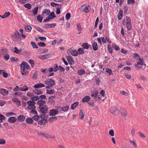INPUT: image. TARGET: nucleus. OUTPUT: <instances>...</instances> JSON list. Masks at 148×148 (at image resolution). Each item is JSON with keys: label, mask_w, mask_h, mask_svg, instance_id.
<instances>
[{"label": "nucleus", "mask_w": 148, "mask_h": 148, "mask_svg": "<svg viewBox=\"0 0 148 148\" xmlns=\"http://www.w3.org/2000/svg\"><path fill=\"white\" fill-rule=\"evenodd\" d=\"M27 103L28 105L27 108L29 110L32 109H35L36 107L34 106L36 104V102L31 101H27Z\"/></svg>", "instance_id": "f257e3e1"}, {"label": "nucleus", "mask_w": 148, "mask_h": 148, "mask_svg": "<svg viewBox=\"0 0 148 148\" xmlns=\"http://www.w3.org/2000/svg\"><path fill=\"white\" fill-rule=\"evenodd\" d=\"M39 108L41 113L47 114L49 113V108L47 105H44L42 106H39Z\"/></svg>", "instance_id": "f03ea898"}, {"label": "nucleus", "mask_w": 148, "mask_h": 148, "mask_svg": "<svg viewBox=\"0 0 148 148\" xmlns=\"http://www.w3.org/2000/svg\"><path fill=\"white\" fill-rule=\"evenodd\" d=\"M45 83L47 86H50V87L53 86L55 84L54 80L51 79H49L46 80Z\"/></svg>", "instance_id": "7ed1b4c3"}, {"label": "nucleus", "mask_w": 148, "mask_h": 148, "mask_svg": "<svg viewBox=\"0 0 148 148\" xmlns=\"http://www.w3.org/2000/svg\"><path fill=\"white\" fill-rule=\"evenodd\" d=\"M21 69L22 70H25L24 69H29L30 66L28 64L24 62H22L20 64Z\"/></svg>", "instance_id": "20e7f679"}, {"label": "nucleus", "mask_w": 148, "mask_h": 148, "mask_svg": "<svg viewBox=\"0 0 148 148\" xmlns=\"http://www.w3.org/2000/svg\"><path fill=\"white\" fill-rule=\"evenodd\" d=\"M110 112L115 115H117L118 114V108L115 106H113L110 108Z\"/></svg>", "instance_id": "39448f33"}, {"label": "nucleus", "mask_w": 148, "mask_h": 148, "mask_svg": "<svg viewBox=\"0 0 148 148\" xmlns=\"http://www.w3.org/2000/svg\"><path fill=\"white\" fill-rule=\"evenodd\" d=\"M58 111L55 109H52L50 110L49 115L50 116H55L58 114Z\"/></svg>", "instance_id": "423d86ee"}, {"label": "nucleus", "mask_w": 148, "mask_h": 148, "mask_svg": "<svg viewBox=\"0 0 148 148\" xmlns=\"http://www.w3.org/2000/svg\"><path fill=\"white\" fill-rule=\"evenodd\" d=\"M66 58L67 60L70 64H73L74 63V60L73 59V57L70 56H66Z\"/></svg>", "instance_id": "0eeeda50"}, {"label": "nucleus", "mask_w": 148, "mask_h": 148, "mask_svg": "<svg viewBox=\"0 0 148 148\" xmlns=\"http://www.w3.org/2000/svg\"><path fill=\"white\" fill-rule=\"evenodd\" d=\"M82 9H83L84 11L86 13L90 11V6L87 7L86 5H83L81 7Z\"/></svg>", "instance_id": "6e6552de"}, {"label": "nucleus", "mask_w": 148, "mask_h": 148, "mask_svg": "<svg viewBox=\"0 0 148 148\" xmlns=\"http://www.w3.org/2000/svg\"><path fill=\"white\" fill-rule=\"evenodd\" d=\"M51 55L50 54H45L43 55L40 56L38 58L41 59H46L50 57Z\"/></svg>", "instance_id": "1a4fd4ad"}, {"label": "nucleus", "mask_w": 148, "mask_h": 148, "mask_svg": "<svg viewBox=\"0 0 148 148\" xmlns=\"http://www.w3.org/2000/svg\"><path fill=\"white\" fill-rule=\"evenodd\" d=\"M50 13V10L49 9H46L42 12V15L44 16H46L49 15Z\"/></svg>", "instance_id": "9d476101"}, {"label": "nucleus", "mask_w": 148, "mask_h": 148, "mask_svg": "<svg viewBox=\"0 0 148 148\" xmlns=\"http://www.w3.org/2000/svg\"><path fill=\"white\" fill-rule=\"evenodd\" d=\"M58 108H56L57 109H58V108L61 109L62 111L64 112H66L67 111L69 108V106L68 105L66 106H64L63 107L61 108L60 107L57 106Z\"/></svg>", "instance_id": "9b49d317"}, {"label": "nucleus", "mask_w": 148, "mask_h": 148, "mask_svg": "<svg viewBox=\"0 0 148 148\" xmlns=\"http://www.w3.org/2000/svg\"><path fill=\"white\" fill-rule=\"evenodd\" d=\"M0 92L3 95H7L8 94V91L4 88H1L0 90Z\"/></svg>", "instance_id": "f8f14e48"}, {"label": "nucleus", "mask_w": 148, "mask_h": 148, "mask_svg": "<svg viewBox=\"0 0 148 148\" xmlns=\"http://www.w3.org/2000/svg\"><path fill=\"white\" fill-rule=\"evenodd\" d=\"M25 118V117L23 115H20L17 117V119L18 121L23 122L24 121Z\"/></svg>", "instance_id": "ddd939ff"}, {"label": "nucleus", "mask_w": 148, "mask_h": 148, "mask_svg": "<svg viewBox=\"0 0 148 148\" xmlns=\"http://www.w3.org/2000/svg\"><path fill=\"white\" fill-rule=\"evenodd\" d=\"M90 97L89 96H86L82 99V102L83 103L87 102L90 101Z\"/></svg>", "instance_id": "4468645a"}, {"label": "nucleus", "mask_w": 148, "mask_h": 148, "mask_svg": "<svg viewBox=\"0 0 148 148\" xmlns=\"http://www.w3.org/2000/svg\"><path fill=\"white\" fill-rule=\"evenodd\" d=\"M17 120V119L15 117H10L8 120V121L11 123H13L15 122Z\"/></svg>", "instance_id": "2eb2a0df"}, {"label": "nucleus", "mask_w": 148, "mask_h": 148, "mask_svg": "<svg viewBox=\"0 0 148 148\" xmlns=\"http://www.w3.org/2000/svg\"><path fill=\"white\" fill-rule=\"evenodd\" d=\"M20 35V34L18 31H16L14 34L13 35H12V37L13 38H18V39L20 38L19 36Z\"/></svg>", "instance_id": "dca6fc26"}, {"label": "nucleus", "mask_w": 148, "mask_h": 148, "mask_svg": "<svg viewBox=\"0 0 148 148\" xmlns=\"http://www.w3.org/2000/svg\"><path fill=\"white\" fill-rule=\"evenodd\" d=\"M45 103L46 102L42 100H39L37 102V104L39 106H42L45 105Z\"/></svg>", "instance_id": "f3484780"}, {"label": "nucleus", "mask_w": 148, "mask_h": 148, "mask_svg": "<svg viewBox=\"0 0 148 148\" xmlns=\"http://www.w3.org/2000/svg\"><path fill=\"white\" fill-rule=\"evenodd\" d=\"M45 85L42 83L37 84L33 86V88H38L45 87Z\"/></svg>", "instance_id": "a211bd4d"}, {"label": "nucleus", "mask_w": 148, "mask_h": 148, "mask_svg": "<svg viewBox=\"0 0 148 148\" xmlns=\"http://www.w3.org/2000/svg\"><path fill=\"white\" fill-rule=\"evenodd\" d=\"M93 49L95 51H97L98 49V46L96 42L94 41L92 44Z\"/></svg>", "instance_id": "6ab92c4d"}, {"label": "nucleus", "mask_w": 148, "mask_h": 148, "mask_svg": "<svg viewBox=\"0 0 148 148\" xmlns=\"http://www.w3.org/2000/svg\"><path fill=\"white\" fill-rule=\"evenodd\" d=\"M69 52L71 55L74 56H77L79 54L77 51L76 50L70 51Z\"/></svg>", "instance_id": "aec40b11"}, {"label": "nucleus", "mask_w": 148, "mask_h": 148, "mask_svg": "<svg viewBox=\"0 0 148 148\" xmlns=\"http://www.w3.org/2000/svg\"><path fill=\"white\" fill-rule=\"evenodd\" d=\"M41 113V114L39 116V118L41 119L47 120L48 116L46 115V114H45L44 113Z\"/></svg>", "instance_id": "412c9836"}, {"label": "nucleus", "mask_w": 148, "mask_h": 148, "mask_svg": "<svg viewBox=\"0 0 148 148\" xmlns=\"http://www.w3.org/2000/svg\"><path fill=\"white\" fill-rule=\"evenodd\" d=\"M56 25L55 23H53L51 24H48L45 25L44 27L46 28H49L51 27H54Z\"/></svg>", "instance_id": "4be33fe9"}, {"label": "nucleus", "mask_w": 148, "mask_h": 148, "mask_svg": "<svg viewBox=\"0 0 148 148\" xmlns=\"http://www.w3.org/2000/svg\"><path fill=\"white\" fill-rule=\"evenodd\" d=\"M38 135L39 136H41L45 138H49V136L47 133H44L41 132H40L38 133Z\"/></svg>", "instance_id": "5701e85b"}, {"label": "nucleus", "mask_w": 148, "mask_h": 148, "mask_svg": "<svg viewBox=\"0 0 148 148\" xmlns=\"http://www.w3.org/2000/svg\"><path fill=\"white\" fill-rule=\"evenodd\" d=\"M79 103V102L76 101L72 104L71 106V110H74L78 105Z\"/></svg>", "instance_id": "b1692460"}, {"label": "nucleus", "mask_w": 148, "mask_h": 148, "mask_svg": "<svg viewBox=\"0 0 148 148\" xmlns=\"http://www.w3.org/2000/svg\"><path fill=\"white\" fill-rule=\"evenodd\" d=\"M98 94V92L97 90H95L93 92H91V96L92 97H94V99H95L96 98H97V97Z\"/></svg>", "instance_id": "393cba45"}, {"label": "nucleus", "mask_w": 148, "mask_h": 148, "mask_svg": "<svg viewBox=\"0 0 148 148\" xmlns=\"http://www.w3.org/2000/svg\"><path fill=\"white\" fill-rule=\"evenodd\" d=\"M81 47L83 49H88L89 47V45L88 43H84L82 44Z\"/></svg>", "instance_id": "a878e982"}, {"label": "nucleus", "mask_w": 148, "mask_h": 148, "mask_svg": "<svg viewBox=\"0 0 148 148\" xmlns=\"http://www.w3.org/2000/svg\"><path fill=\"white\" fill-rule=\"evenodd\" d=\"M55 97L54 96H53L50 97L48 98V102L50 103H52L54 102V99Z\"/></svg>", "instance_id": "bb28decb"}, {"label": "nucleus", "mask_w": 148, "mask_h": 148, "mask_svg": "<svg viewBox=\"0 0 148 148\" xmlns=\"http://www.w3.org/2000/svg\"><path fill=\"white\" fill-rule=\"evenodd\" d=\"M123 12L122 10H119V14L118 15V18L119 20H121L123 17Z\"/></svg>", "instance_id": "cd10ccee"}, {"label": "nucleus", "mask_w": 148, "mask_h": 148, "mask_svg": "<svg viewBox=\"0 0 148 148\" xmlns=\"http://www.w3.org/2000/svg\"><path fill=\"white\" fill-rule=\"evenodd\" d=\"M12 101L14 103H16V104L18 106H21V104L20 101L17 98H13L12 99Z\"/></svg>", "instance_id": "c85d7f7f"}, {"label": "nucleus", "mask_w": 148, "mask_h": 148, "mask_svg": "<svg viewBox=\"0 0 148 148\" xmlns=\"http://www.w3.org/2000/svg\"><path fill=\"white\" fill-rule=\"evenodd\" d=\"M85 73V71L83 69L78 70L77 71L78 74L79 76H81L84 75Z\"/></svg>", "instance_id": "c756f323"}, {"label": "nucleus", "mask_w": 148, "mask_h": 148, "mask_svg": "<svg viewBox=\"0 0 148 148\" xmlns=\"http://www.w3.org/2000/svg\"><path fill=\"white\" fill-rule=\"evenodd\" d=\"M33 92L36 94L40 95L42 93V92L40 90L35 88L33 90Z\"/></svg>", "instance_id": "7c9ffc66"}, {"label": "nucleus", "mask_w": 148, "mask_h": 148, "mask_svg": "<svg viewBox=\"0 0 148 148\" xmlns=\"http://www.w3.org/2000/svg\"><path fill=\"white\" fill-rule=\"evenodd\" d=\"M121 114L122 116L125 117L127 115V112L126 110L122 109L121 111Z\"/></svg>", "instance_id": "2f4dec72"}, {"label": "nucleus", "mask_w": 148, "mask_h": 148, "mask_svg": "<svg viewBox=\"0 0 148 148\" xmlns=\"http://www.w3.org/2000/svg\"><path fill=\"white\" fill-rule=\"evenodd\" d=\"M26 122L29 124L33 123L34 122L33 120L30 117H28L26 119Z\"/></svg>", "instance_id": "473e14b6"}, {"label": "nucleus", "mask_w": 148, "mask_h": 148, "mask_svg": "<svg viewBox=\"0 0 148 148\" xmlns=\"http://www.w3.org/2000/svg\"><path fill=\"white\" fill-rule=\"evenodd\" d=\"M25 28L26 31L28 32H30L32 30V27L30 25L25 26Z\"/></svg>", "instance_id": "72a5a7b5"}, {"label": "nucleus", "mask_w": 148, "mask_h": 148, "mask_svg": "<svg viewBox=\"0 0 148 148\" xmlns=\"http://www.w3.org/2000/svg\"><path fill=\"white\" fill-rule=\"evenodd\" d=\"M144 61L143 59L139 58L138 62H137V64L142 66L143 65Z\"/></svg>", "instance_id": "f704fd0d"}, {"label": "nucleus", "mask_w": 148, "mask_h": 148, "mask_svg": "<svg viewBox=\"0 0 148 148\" xmlns=\"http://www.w3.org/2000/svg\"><path fill=\"white\" fill-rule=\"evenodd\" d=\"M126 27L128 30H130L132 29V25L131 22L126 23Z\"/></svg>", "instance_id": "c9c22d12"}, {"label": "nucleus", "mask_w": 148, "mask_h": 148, "mask_svg": "<svg viewBox=\"0 0 148 148\" xmlns=\"http://www.w3.org/2000/svg\"><path fill=\"white\" fill-rule=\"evenodd\" d=\"M28 88L26 86H24L23 87H20L19 90L21 91H26L28 90Z\"/></svg>", "instance_id": "e433bc0d"}, {"label": "nucleus", "mask_w": 148, "mask_h": 148, "mask_svg": "<svg viewBox=\"0 0 148 148\" xmlns=\"http://www.w3.org/2000/svg\"><path fill=\"white\" fill-rule=\"evenodd\" d=\"M14 49V52L16 53L20 54L21 53L20 52H22V49H20L18 50V49L17 47H15Z\"/></svg>", "instance_id": "4c0bfd02"}, {"label": "nucleus", "mask_w": 148, "mask_h": 148, "mask_svg": "<svg viewBox=\"0 0 148 148\" xmlns=\"http://www.w3.org/2000/svg\"><path fill=\"white\" fill-rule=\"evenodd\" d=\"M112 47L116 51H119L120 49V48L119 46L115 44H113L112 45Z\"/></svg>", "instance_id": "58836bf2"}, {"label": "nucleus", "mask_w": 148, "mask_h": 148, "mask_svg": "<svg viewBox=\"0 0 148 148\" xmlns=\"http://www.w3.org/2000/svg\"><path fill=\"white\" fill-rule=\"evenodd\" d=\"M46 120L41 119L38 121V124L40 125H44L45 123Z\"/></svg>", "instance_id": "ea45409f"}, {"label": "nucleus", "mask_w": 148, "mask_h": 148, "mask_svg": "<svg viewBox=\"0 0 148 148\" xmlns=\"http://www.w3.org/2000/svg\"><path fill=\"white\" fill-rule=\"evenodd\" d=\"M79 54H82L84 53V49L82 48H79L77 50Z\"/></svg>", "instance_id": "a19ab883"}, {"label": "nucleus", "mask_w": 148, "mask_h": 148, "mask_svg": "<svg viewBox=\"0 0 148 148\" xmlns=\"http://www.w3.org/2000/svg\"><path fill=\"white\" fill-rule=\"evenodd\" d=\"M48 16V18H50L49 19H51L56 17L54 13L53 12H52L50 14H49Z\"/></svg>", "instance_id": "79ce46f5"}, {"label": "nucleus", "mask_w": 148, "mask_h": 148, "mask_svg": "<svg viewBox=\"0 0 148 148\" xmlns=\"http://www.w3.org/2000/svg\"><path fill=\"white\" fill-rule=\"evenodd\" d=\"M31 99L32 101H36L39 99V97L38 96H33L31 97Z\"/></svg>", "instance_id": "37998d69"}, {"label": "nucleus", "mask_w": 148, "mask_h": 148, "mask_svg": "<svg viewBox=\"0 0 148 148\" xmlns=\"http://www.w3.org/2000/svg\"><path fill=\"white\" fill-rule=\"evenodd\" d=\"M84 113L83 111L82 110H80L79 114V116L80 118L81 119H82L84 117Z\"/></svg>", "instance_id": "c03bdc74"}, {"label": "nucleus", "mask_w": 148, "mask_h": 148, "mask_svg": "<svg viewBox=\"0 0 148 148\" xmlns=\"http://www.w3.org/2000/svg\"><path fill=\"white\" fill-rule=\"evenodd\" d=\"M25 70H21V74L22 75H27V74L28 73V69H24Z\"/></svg>", "instance_id": "a18cd8bd"}, {"label": "nucleus", "mask_w": 148, "mask_h": 148, "mask_svg": "<svg viewBox=\"0 0 148 148\" xmlns=\"http://www.w3.org/2000/svg\"><path fill=\"white\" fill-rule=\"evenodd\" d=\"M127 3L128 5H133L135 3L134 0H127Z\"/></svg>", "instance_id": "49530a36"}, {"label": "nucleus", "mask_w": 148, "mask_h": 148, "mask_svg": "<svg viewBox=\"0 0 148 148\" xmlns=\"http://www.w3.org/2000/svg\"><path fill=\"white\" fill-rule=\"evenodd\" d=\"M38 7L35 8L32 11V12L34 15H36L37 14Z\"/></svg>", "instance_id": "de8ad7c7"}, {"label": "nucleus", "mask_w": 148, "mask_h": 148, "mask_svg": "<svg viewBox=\"0 0 148 148\" xmlns=\"http://www.w3.org/2000/svg\"><path fill=\"white\" fill-rule=\"evenodd\" d=\"M57 118L56 116H52L49 118L48 120L49 121L51 122L54 121L56 120Z\"/></svg>", "instance_id": "09e8293b"}, {"label": "nucleus", "mask_w": 148, "mask_h": 148, "mask_svg": "<svg viewBox=\"0 0 148 148\" xmlns=\"http://www.w3.org/2000/svg\"><path fill=\"white\" fill-rule=\"evenodd\" d=\"M24 6L28 9H30L32 8V6L30 3H26L24 5Z\"/></svg>", "instance_id": "8fccbe9b"}, {"label": "nucleus", "mask_w": 148, "mask_h": 148, "mask_svg": "<svg viewBox=\"0 0 148 148\" xmlns=\"http://www.w3.org/2000/svg\"><path fill=\"white\" fill-rule=\"evenodd\" d=\"M32 46V47L34 49L36 48L37 49L38 48L37 45L36 44V43L33 42H32L31 43Z\"/></svg>", "instance_id": "3c124183"}, {"label": "nucleus", "mask_w": 148, "mask_h": 148, "mask_svg": "<svg viewBox=\"0 0 148 148\" xmlns=\"http://www.w3.org/2000/svg\"><path fill=\"white\" fill-rule=\"evenodd\" d=\"M19 31L21 32L22 37L24 39L26 37V36L23 34V29H19Z\"/></svg>", "instance_id": "603ef678"}, {"label": "nucleus", "mask_w": 148, "mask_h": 148, "mask_svg": "<svg viewBox=\"0 0 148 148\" xmlns=\"http://www.w3.org/2000/svg\"><path fill=\"white\" fill-rule=\"evenodd\" d=\"M46 92L47 93L49 94H53L55 92L54 90H53L47 89L46 90Z\"/></svg>", "instance_id": "864d4df0"}, {"label": "nucleus", "mask_w": 148, "mask_h": 148, "mask_svg": "<svg viewBox=\"0 0 148 148\" xmlns=\"http://www.w3.org/2000/svg\"><path fill=\"white\" fill-rule=\"evenodd\" d=\"M54 72H56L59 69V67L58 65L57 64H55V66L54 67Z\"/></svg>", "instance_id": "5fc2aeb1"}, {"label": "nucleus", "mask_w": 148, "mask_h": 148, "mask_svg": "<svg viewBox=\"0 0 148 148\" xmlns=\"http://www.w3.org/2000/svg\"><path fill=\"white\" fill-rule=\"evenodd\" d=\"M38 45L39 46L42 47H44L46 46L45 44L42 42H40L38 43Z\"/></svg>", "instance_id": "6e6d98bb"}, {"label": "nucleus", "mask_w": 148, "mask_h": 148, "mask_svg": "<svg viewBox=\"0 0 148 148\" xmlns=\"http://www.w3.org/2000/svg\"><path fill=\"white\" fill-rule=\"evenodd\" d=\"M106 71L109 74V75H111L112 74V73L111 70L108 68H107L106 69Z\"/></svg>", "instance_id": "4d7b16f0"}, {"label": "nucleus", "mask_w": 148, "mask_h": 148, "mask_svg": "<svg viewBox=\"0 0 148 148\" xmlns=\"http://www.w3.org/2000/svg\"><path fill=\"white\" fill-rule=\"evenodd\" d=\"M9 58L10 56L8 54H6L3 56L4 59L6 60H8L9 59Z\"/></svg>", "instance_id": "13d9d810"}, {"label": "nucleus", "mask_w": 148, "mask_h": 148, "mask_svg": "<svg viewBox=\"0 0 148 148\" xmlns=\"http://www.w3.org/2000/svg\"><path fill=\"white\" fill-rule=\"evenodd\" d=\"M71 17V14L70 13H67L66 15V20H68Z\"/></svg>", "instance_id": "bf43d9fd"}, {"label": "nucleus", "mask_w": 148, "mask_h": 148, "mask_svg": "<svg viewBox=\"0 0 148 148\" xmlns=\"http://www.w3.org/2000/svg\"><path fill=\"white\" fill-rule=\"evenodd\" d=\"M30 111V113L33 114H37V111L34 109H32Z\"/></svg>", "instance_id": "052dcab7"}, {"label": "nucleus", "mask_w": 148, "mask_h": 148, "mask_svg": "<svg viewBox=\"0 0 148 148\" xmlns=\"http://www.w3.org/2000/svg\"><path fill=\"white\" fill-rule=\"evenodd\" d=\"M109 134L111 136H113L114 135V132L113 130H110L109 132Z\"/></svg>", "instance_id": "680f3d73"}, {"label": "nucleus", "mask_w": 148, "mask_h": 148, "mask_svg": "<svg viewBox=\"0 0 148 148\" xmlns=\"http://www.w3.org/2000/svg\"><path fill=\"white\" fill-rule=\"evenodd\" d=\"M15 115V114L13 112H8L6 114V116L7 117H9L11 115Z\"/></svg>", "instance_id": "e2e57ef3"}, {"label": "nucleus", "mask_w": 148, "mask_h": 148, "mask_svg": "<svg viewBox=\"0 0 148 148\" xmlns=\"http://www.w3.org/2000/svg\"><path fill=\"white\" fill-rule=\"evenodd\" d=\"M39 116L37 115H36L34 116L32 118L35 121H38L39 119Z\"/></svg>", "instance_id": "0e129e2a"}, {"label": "nucleus", "mask_w": 148, "mask_h": 148, "mask_svg": "<svg viewBox=\"0 0 148 148\" xmlns=\"http://www.w3.org/2000/svg\"><path fill=\"white\" fill-rule=\"evenodd\" d=\"M43 17H41L40 15H38L37 17V20L39 21L40 22H41L42 20Z\"/></svg>", "instance_id": "69168bd1"}, {"label": "nucleus", "mask_w": 148, "mask_h": 148, "mask_svg": "<svg viewBox=\"0 0 148 148\" xmlns=\"http://www.w3.org/2000/svg\"><path fill=\"white\" fill-rule=\"evenodd\" d=\"M138 134L142 138H146L145 136L141 132H138Z\"/></svg>", "instance_id": "338daca9"}, {"label": "nucleus", "mask_w": 148, "mask_h": 148, "mask_svg": "<svg viewBox=\"0 0 148 148\" xmlns=\"http://www.w3.org/2000/svg\"><path fill=\"white\" fill-rule=\"evenodd\" d=\"M77 27L78 31H81L82 29L81 26L80 24L77 23Z\"/></svg>", "instance_id": "774afa93"}]
</instances>
